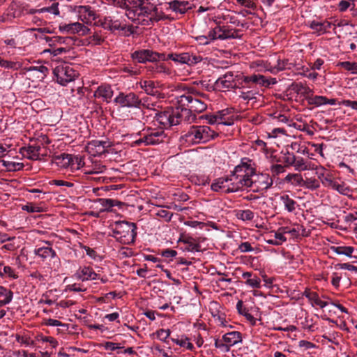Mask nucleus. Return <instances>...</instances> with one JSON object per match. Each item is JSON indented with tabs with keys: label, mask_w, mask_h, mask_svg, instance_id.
Listing matches in <instances>:
<instances>
[{
	"label": "nucleus",
	"mask_w": 357,
	"mask_h": 357,
	"mask_svg": "<svg viewBox=\"0 0 357 357\" xmlns=\"http://www.w3.org/2000/svg\"><path fill=\"white\" fill-rule=\"evenodd\" d=\"M208 96L198 91L195 88H188L184 93L176 97V105L182 111L184 121L188 123L194 122L196 119L195 113H202L207 108L206 100Z\"/></svg>",
	"instance_id": "obj_1"
},
{
	"label": "nucleus",
	"mask_w": 357,
	"mask_h": 357,
	"mask_svg": "<svg viewBox=\"0 0 357 357\" xmlns=\"http://www.w3.org/2000/svg\"><path fill=\"white\" fill-rule=\"evenodd\" d=\"M275 82H271L267 79L264 75L259 74H254L250 76H243L241 82L239 83L241 86L238 88L242 91L239 94V97L244 100H252L256 99V95L258 93L255 88L257 86H268Z\"/></svg>",
	"instance_id": "obj_2"
},
{
	"label": "nucleus",
	"mask_w": 357,
	"mask_h": 357,
	"mask_svg": "<svg viewBox=\"0 0 357 357\" xmlns=\"http://www.w3.org/2000/svg\"><path fill=\"white\" fill-rule=\"evenodd\" d=\"M137 226L135 223L126 221L116 222L112 229V236L124 245H130L135 242L137 235Z\"/></svg>",
	"instance_id": "obj_3"
},
{
	"label": "nucleus",
	"mask_w": 357,
	"mask_h": 357,
	"mask_svg": "<svg viewBox=\"0 0 357 357\" xmlns=\"http://www.w3.org/2000/svg\"><path fill=\"white\" fill-rule=\"evenodd\" d=\"M241 34L239 30L230 29L228 26L216 24L208 33L207 36H200L199 38L203 44H208L210 41L220 39L226 40L229 38H241Z\"/></svg>",
	"instance_id": "obj_4"
},
{
	"label": "nucleus",
	"mask_w": 357,
	"mask_h": 357,
	"mask_svg": "<svg viewBox=\"0 0 357 357\" xmlns=\"http://www.w3.org/2000/svg\"><path fill=\"white\" fill-rule=\"evenodd\" d=\"M181 112L182 111L180 110V107L177 105L175 107L168 108L163 112L155 113L154 119L163 128H169L184 121Z\"/></svg>",
	"instance_id": "obj_5"
},
{
	"label": "nucleus",
	"mask_w": 357,
	"mask_h": 357,
	"mask_svg": "<svg viewBox=\"0 0 357 357\" xmlns=\"http://www.w3.org/2000/svg\"><path fill=\"white\" fill-rule=\"evenodd\" d=\"M215 135V131L207 126H192L184 135L183 138L187 142L199 144L208 142L214 138Z\"/></svg>",
	"instance_id": "obj_6"
},
{
	"label": "nucleus",
	"mask_w": 357,
	"mask_h": 357,
	"mask_svg": "<svg viewBox=\"0 0 357 357\" xmlns=\"http://www.w3.org/2000/svg\"><path fill=\"white\" fill-rule=\"evenodd\" d=\"M114 102L120 105L121 107L128 108H141L146 107L151 108L149 104H146L139 98L138 95L133 92L128 93L120 92L119 95L114 98Z\"/></svg>",
	"instance_id": "obj_7"
},
{
	"label": "nucleus",
	"mask_w": 357,
	"mask_h": 357,
	"mask_svg": "<svg viewBox=\"0 0 357 357\" xmlns=\"http://www.w3.org/2000/svg\"><path fill=\"white\" fill-rule=\"evenodd\" d=\"M54 75L61 85L65 86L77 76V72L68 63L62 62L53 69Z\"/></svg>",
	"instance_id": "obj_8"
},
{
	"label": "nucleus",
	"mask_w": 357,
	"mask_h": 357,
	"mask_svg": "<svg viewBox=\"0 0 357 357\" xmlns=\"http://www.w3.org/2000/svg\"><path fill=\"white\" fill-rule=\"evenodd\" d=\"M131 58L142 63L147 61H166V55L165 54L145 49L135 51L131 54Z\"/></svg>",
	"instance_id": "obj_9"
},
{
	"label": "nucleus",
	"mask_w": 357,
	"mask_h": 357,
	"mask_svg": "<svg viewBox=\"0 0 357 357\" xmlns=\"http://www.w3.org/2000/svg\"><path fill=\"white\" fill-rule=\"evenodd\" d=\"M273 183L272 177L266 173H255L251 188L254 192L266 191L269 189Z\"/></svg>",
	"instance_id": "obj_10"
},
{
	"label": "nucleus",
	"mask_w": 357,
	"mask_h": 357,
	"mask_svg": "<svg viewBox=\"0 0 357 357\" xmlns=\"http://www.w3.org/2000/svg\"><path fill=\"white\" fill-rule=\"evenodd\" d=\"M168 59L191 66L200 62L202 60V57L199 54H190V52L172 53L166 56V60Z\"/></svg>",
	"instance_id": "obj_11"
},
{
	"label": "nucleus",
	"mask_w": 357,
	"mask_h": 357,
	"mask_svg": "<svg viewBox=\"0 0 357 357\" xmlns=\"http://www.w3.org/2000/svg\"><path fill=\"white\" fill-rule=\"evenodd\" d=\"M104 29L123 36H129L137 33V26L128 25L127 24H101Z\"/></svg>",
	"instance_id": "obj_12"
},
{
	"label": "nucleus",
	"mask_w": 357,
	"mask_h": 357,
	"mask_svg": "<svg viewBox=\"0 0 357 357\" xmlns=\"http://www.w3.org/2000/svg\"><path fill=\"white\" fill-rule=\"evenodd\" d=\"M89 31V28L84 24H65L63 26H59V31L68 35L77 34L82 36L88 34Z\"/></svg>",
	"instance_id": "obj_13"
},
{
	"label": "nucleus",
	"mask_w": 357,
	"mask_h": 357,
	"mask_svg": "<svg viewBox=\"0 0 357 357\" xmlns=\"http://www.w3.org/2000/svg\"><path fill=\"white\" fill-rule=\"evenodd\" d=\"M111 146V143L107 140H92L86 146L87 151L93 155H102L107 151V149Z\"/></svg>",
	"instance_id": "obj_14"
},
{
	"label": "nucleus",
	"mask_w": 357,
	"mask_h": 357,
	"mask_svg": "<svg viewBox=\"0 0 357 357\" xmlns=\"http://www.w3.org/2000/svg\"><path fill=\"white\" fill-rule=\"evenodd\" d=\"M168 8L167 10H171L174 12L176 14L183 15L187 13L188 10H190L195 8V6L188 1H179V0H174L168 3Z\"/></svg>",
	"instance_id": "obj_15"
},
{
	"label": "nucleus",
	"mask_w": 357,
	"mask_h": 357,
	"mask_svg": "<svg viewBox=\"0 0 357 357\" xmlns=\"http://www.w3.org/2000/svg\"><path fill=\"white\" fill-rule=\"evenodd\" d=\"M79 19L82 22H91L95 21L99 15L91 6H79L77 9Z\"/></svg>",
	"instance_id": "obj_16"
},
{
	"label": "nucleus",
	"mask_w": 357,
	"mask_h": 357,
	"mask_svg": "<svg viewBox=\"0 0 357 357\" xmlns=\"http://www.w3.org/2000/svg\"><path fill=\"white\" fill-rule=\"evenodd\" d=\"M31 31L33 32V36L36 39H44L46 41H56L59 43H63V38L61 36H53L49 37L46 36L45 33H52L53 31L50 28H38V29H31Z\"/></svg>",
	"instance_id": "obj_17"
},
{
	"label": "nucleus",
	"mask_w": 357,
	"mask_h": 357,
	"mask_svg": "<svg viewBox=\"0 0 357 357\" xmlns=\"http://www.w3.org/2000/svg\"><path fill=\"white\" fill-rule=\"evenodd\" d=\"M146 133L149 137L150 145H155L162 143L167 137L162 129H156L149 127L146 128Z\"/></svg>",
	"instance_id": "obj_18"
},
{
	"label": "nucleus",
	"mask_w": 357,
	"mask_h": 357,
	"mask_svg": "<svg viewBox=\"0 0 357 357\" xmlns=\"http://www.w3.org/2000/svg\"><path fill=\"white\" fill-rule=\"evenodd\" d=\"M146 133L149 137L150 145H155L162 143L167 137L162 129H156L149 127L146 128Z\"/></svg>",
	"instance_id": "obj_19"
},
{
	"label": "nucleus",
	"mask_w": 357,
	"mask_h": 357,
	"mask_svg": "<svg viewBox=\"0 0 357 357\" xmlns=\"http://www.w3.org/2000/svg\"><path fill=\"white\" fill-rule=\"evenodd\" d=\"M74 159L78 160L77 158H73L72 155L68 153H61L60 155H54L52 162L58 167L61 168L73 167Z\"/></svg>",
	"instance_id": "obj_20"
},
{
	"label": "nucleus",
	"mask_w": 357,
	"mask_h": 357,
	"mask_svg": "<svg viewBox=\"0 0 357 357\" xmlns=\"http://www.w3.org/2000/svg\"><path fill=\"white\" fill-rule=\"evenodd\" d=\"M233 172H231V174L226 176L227 183L228 184V188L225 190V192H235L239 190H242L244 188L243 183L241 184V179L238 178Z\"/></svg>",
	"instance_id": "obj_21"
},
{
	"label": "nucleus",
	"mask_w": 357,
	"mask_h": 357,
	"mask_svg": "<svg viewBox=\"0 0 357 357\" xmlns=\"http://www.w3.org/2000/svg\"><path fill=\"white\" fill-rule=\"evenodd\" d=\"M146 69L147 73L153 77L162 73L168 75L170 73L169 69L167 68L165 64L158 61L151 62L149 65L146 66Z\"/></svg>",
	"instance_id": "obj_22"
},
{
	"label": "nucleus",
	"mask_w": 357,
	"mask_h": 357,
	"mask_svg": "<svg viewBox=\"0 0 357 357\" xmlns=\"http://www.w3.org/2000/svg\"><path fill=\"white\" fill-rule=\"evenodd\" d=\"M94 97L100 98L102 101L109 102L113 96V90L109 85L102 84L95 91Z\"/></svg>",
	"instance_id": "obj_23"
},
{
	"label": "nucleus",
	"mask_w": 357,
	"mask_h": 357,
	"mask_svg": "<svg viewBox=\"0 0 357 357\" xmlns=\"http://www.w3.org/2000/svg\"><path fill=\"white\" fill-rule=\"evenodd\" d=\"M216 85L223 89L238 87L234 81V76L233 73L228 72L223 76L219 77L216 82Z\"/></svg>",
	"instance_id": "obj_24"
},
{
	"label": "nucleus",
	"mask_w": 357,
	"mask_h": 357,
	"mask_svg": "<svg viewBox=\"0 0 357 357\" xmlns=\"http://www.w3.org/2000/svg\"><path fill=\"white\" fill-rule=\"evenodd\" d=\"M76 275L82 281L94 280L98 278V275L89 266L80 268L76 273Z\"/></svg>",
	"instance_id": "obj_25"
},
{
	"label": "nucleus",
	"mask_w": 357,
	"mask_h": 357,
	"mask_svg": "<svg viewBox=\"0 0 357 357\" xmlns=\"http://www.w3.org/2000/svg\"><path fill=\"white\" fill-rule=\"evenodd\" d=\"M40 149V146L36 144L23 147L21 149L20 152L24 157L32 160H37L39 159Z\"/></svg>",
	"instance_id": "obj_26"
},
{
	"label": "nucleus",
	"mask_w": 357,
	"mask_h": 357,
	"mask_svg": "<svg viewBox=\"0 0 357 357\" xmlns=\"http://www.w3.org/2000/svg\"><path fill=\"white\" fill-rule=\"evenodd\" d=\"M327 188H331L333 190H337L339 193L343 195H348L351 191V188L347 185L344 182L341 181L335 176L332 179L331 183L328 185Z\"/></svg>",
	"instance_id": "obj_27"
},
{
	"label": "nucleus",
	"mask_w": 357,
	"mask_h": 357,
	"mask_svg": "<svg viewBox=\"0 0 357 357\" xmlns=\"http://www.w3.org/2000/svg\"><path fill=\"white\" fill-rule=\"evenodd\" d=\"M316 174L325 187H327L331 183V181L334 177L328 170L323 167L316 168Z\"/></svg>",
	"instance_id": "obj_28"
},
{
	"label": "nucleus",
	"mask_w": 357,
	"mask_h": 357,
	"mask_svg": "<svg viewBox=\"0 0 357 357\" xmlns=\"http://www.w3.org/2000/svg\"><path fill=\"white\" fill-rule=\"evenodd\" d=\"M281 203L283 204L284 209L289 213L295 211L298 206L297 202L292 199L289 195H282L280 197Z\"/></svg>",
	"instance_id": "obj_29"
},
{
	"label": "nucleus",
	"mask_w": 357,
	"mask_h": 357,
	"mask_svg": "<svg viewBox=\"0 0 357 357\" xmlns=\"http://www.w3.org/2000/svg\"><path fill=\"white\" fill-rule=\"evenodd\" d=\"M34 254L43 260L53 258L56 256V252L50 246H43L35 249Z\"/></svg>",
	"instance_id": "obj_30"
},
{
	"label": "nucleus",
	"mask_w": 357,
	"mask_h": 357,
	"mask_svg": "<svg viewBox=\"0 0 357 357\" xmlns=\"http://www.w3.org/2000/svg\"><path fill=\"white\" fill-rule=\"evenodd\" d=\"M222 340L226 342L230 347L242 340L241 333L238 331L229 332L225 334L222 337Z\"/></svg>",
	"instance_id": "obj_31"
},
{
	"label": "nucleus",
	"mask_w": 357,
	"mask_h": 357,
	"mask_svg": "<svg viewBox=\"0 0 357 357\" xmlns=\"http://www.w3.org/2000/svg\"><path fill=\"white\" fill-rule=\"evenodd\" d=\"M251 160L247 159V158H243L241 160V162L239 165H236L234 169V171H232L236 175H237V176H238L240 178V175H243L245 174V173H247V171L248 169H252L253 167H252L251 164Z\"/></svg>",
	"instance_id": "obj_32"
},
{
	"label": "nucleus",
	"mask_w": 357,
	"mask_h": 357,
	"mask_svg": "<svg viewBox=\"0 0 357 357\" xmlns=\"http://www.w3.org/2000/svg\"><path fill=\"white\" fill-rule=\"evenodd\" d=\"M284 181L294 186L303 187L305 182L300 174H288Z\"/></svg>",
	"instance_id": "obj_33"
},
{
	"label": "nucleus",
	"mask_w": 357,
	"mask_h": 357,
	"mask_svg": "<svg viewBox=\"0 0 357 357\" xmlns=\"http://www.w3.org/2000/svg\"><path fill=\"white\" fill-rule=\"evenodd\" d=\"M236 309L238 312L240 314L244 316L252 325H255L256 319L250 313H249L248 309L244 306L243 302L241 300L237 302Z\"/></svg>",
	"instance_id": "obj_34"
},
{
	"label": "nucleus",
	"mask_w": 357,
	"mask_h": 357,
	"mask_svg": "<svg viewBox=\"0 0 357 357\" xmlns=\"http://www.w3.org/2000/svg\"><path fill=\"white\" fill-rule=\"evenodd\" d=\"M141 89H144L146 94L155 96L158 90L155 84L152 80H144L139 82Z\"/></svg>",
	"instance_id": "obj_35"
},
{
	"label": "nucleus",
	"mask_w": 357,
	"mask_h": 357,
	"mask_svg": "<svg viewBox=\"0 0 357 357\" xmlns=\"http://www.w3.org/2000/svg\"><path fill=\"white\" fill-rule=\"evenodd\" d=\"M256 169L253 167L252 169H248L247 173L243 175H240L241 184L243 183L244 188H251L252 179L254 178Z\"/></svg>",
	"instance_id": "obj_36"
},
{
	"label": "nucleus",
	"mask_w": 357,
	"mask_h": 357,
	"mask_svg": "<svg viewBox=\"0 0 357 357\" xmlns=\"http://www.w3.org/2000/svg\"><path fill=\"white\" fill-rule=\"evenodd\" d=\"M294 67V63L289 62L288 59H278L277 63L273 66L272 72L276 73L286 69H291Z\"/></svg>",
	"instance_id": "obj_37"
},
{
	"label": "nucleus",
	"mask_w": 357,
	"mask_h": 357,
	"mask_svg": "<svg viewBox=\"0 0 357 357\" xmlns=\"http://www.w3.org/2000/svg\"><path fill=\"white\" fill-rule=\"evenodd\" d=\"M0 296L4 297L3 300H0V307H1L11 302L13 293L11 290L7 289L3 286H0Z\"/></svg>",
	"instance_id": "obj_38"
},
{
	"label": "nucleus",
	"mask_w": 357,
	"mask_h": 357,
	"mask_svg": "<svg viewBox=\"0 0 357 357\" xmlns=\"http://www.w3.org/2000/svg\"><path fill=\"white\" fill-rule=\"evenodd\" d=\"M215 114L217 117H218V123L227 126H230L233 123V119L227 117V116L229 114V109L218 111Z\"/></svg>",
	"instance_id": "obj_39"
},
{
	"label": "nucleus",
	"mask_w": 357,
	"mask_h": 357,
	"mask_svg": "<svg viewBox=\"0 0 357 357\" xmlns=\"http://www.w3.org/2000/svg\"><path fill=\"white\" fill-rule=\"evenodd\" d=\"M313 33L321 35L327 31V29L331 27V24H305Z\"/></svg>",
	"instance_id": "obj_40"
},
{
	"label": "nucleus",
	"mask_w": 357,
	"mask_h": 357,
	"mask_svg": "<svg viewBox=\"0 0 357 357\" xmlns=\"http://www.w3.org/2000/svg\"><path fill=\"white\" fill-rule=\"evenodd\" d=\"M305 99L308 105H313L314 107H319L325 105L326 96H313L312 94L310 96H307Z\"/></svg>",
	"instance_id": "obj_41"
},
{
	"label": "nucleus",
	"mask_w": 357,
	"mask_h": 357,
	"mask_svg": "<svg viewBox=\"0 0 357 357\" xmlns=\"http://www.w3.org/2000/svg\"><path fill=\"white\" fill-rule=\"evenodd\" d=\"M331 250L337 255H342L350 257L354 251V247L351 246H333L331 247Z\"/></svg>",
	"instance_id": "obj_42"
},
{
	"label": "nucleus",
	"mask_w": 357,
	"mask_h": 357,
	"mask_svg": "<svg viewBox=\"0 0 357 357\" xmlns=\"http://www.w3.org/2000/svg\"><path fill=\"white\" fill-rule=\"evenodd\" d=\"M227 188L228 184L227 183V179L225 177L218 178L215 180L211 186V190L215 192H218L221 189H223L225 191Z\"/></svg>",
	"instance_id": "obj_43"
},
{
	"label": "nucleus",
	"mask_w": 357,
	"mask_h": 357,
	"mask_svg": "<svg viewBox=\"0 0 357 357\" xmlns=\"http://www.w3.org/2000/svg\"><path fill=\"white\" fill-rule=\"evenodd\" d=\"M295 170L301 172L310 169L308 163L302 158L295 155V160L292 165Z\"/></svg>",
	"instance_id": "obj_44"
},
{
	"label": "nucleus",
	"mask_w": 357,
	"mask_h": 357,
	"mask_svg": "<svg viewBox=\"0 0 357 357\" xmlns=\"http://www.w3.org/2000/svg\"><path fill=\"white\" fill-rule=\"evenodd\" d=\"M139 135H140V138L135 140L132 142V146H139L142 145L149 146V137L146 133V128L142 130L140 132H139Z\"/></svg>",
	"instance_id": "obj_45"
},
{
	"label": "nucleus",
	"mask_w": 357,
	"mask_h": 357,
	"mask_svg": "<svg viewBox=\"0 0 357 357\" xmlns=\"http://www.w3.org/2000/svg\"><path fill=\"white\" fill-rule=\"evenodd\" d=\"M181 241L188 245V247L186 248L188 251H201L200 244L195 243V240L192 237H186Z\"/></svg>",
	"instance_id": "obj_46"
},
{
	"label": "nucleus",
	"mask_w": 357,
	"mask_h": 357,
	"mask_svg": "<svg viewBox=\"0 0 357 357\" xmlns=\"http://www.w3.org/2000/svg\"><path fill=\"white\" fill-rule=\"evenodd\" d=\"M3 166L9 172H15L22 169L24 165L20 162L1 160Z\"/></svg>",
	"instance_id": "obj_47"
},
{
	"label": "nucleus",
	"mask_w": 357,
	"mask_h": 357,
	"mask_svg": "<svg viewBox=\"0 0 357 357\" xmlns=\"http://www.w3.org/2000/svg\"><path fill=\"white\" fill-rule=\"evenodd\" d=\"M213 319L215 323H217L219 326H223V327H229L232 328L231 325H227V320H226V315L225 313L221 312L216 310V314L213 315Z\"/></svg>",
	"instance_id": "obj_48"
},
{
	"label": "nucleus",
	"mask_w": 357,
	"mask_h": 357,
	"mask_svg": "<svg viewBox=\"0 0 357 357\" xmlns=\"http://www.w3.org/2000/svg\"><path fill=\"white\" fill-rule=\"evenodd\" d=\"M98 202L100 204V205L104 208V210L107 211L109 210L114 206H119L121 204V202L112 199H99Z\"/></svg>",
	"instance_id": "obj_49"
},
{
	"label": "nucleus",
	"mask_w": 357,
	"mask_h": 357,
	"mask_svg": "<svg viewBox=\"0 0 357 357\" xmlns=\"http://www.w3.org/2000/svg\"><path fill=\"white\" fill-rule=\"evenodd\" d=\"M236 217L243 221H250L254 218L255 214L249 209L241 210L237 212Z\"/></svg>",
	"instance_id": "obj_50"
},
{
	"label": "nucleus",
	"mask_w": 357,
	"mask_h": 357,
	"mask_svg": "<svg viewBox=\"0 0 357 357\" xmlns=\"http://www.w3.org/2000/svg\"><path fill=\"white\" fill-rule=\"evenodd\" d=\"M295 155L287 151L284 153L282 158L281 160H277L276 162H282L284 163V167H290L293 165Z\"/></svg>",
	"instance_id": "obj_51"
},
{
	"label": "nucleus",
	"mask_w": 357,
	"mask_h": 357,
	"mask_svg": "<svg viewBox=\"0 0 357 357\" xmlns=\"http://www.w3.org/2000/svg\"><path fill=\"white\" fill-rule=\"evenodd\" d=\"M294 90H295L297 93L306 97L310 96L312 93V91L308 86H305L301 83L296 84L294 87Z\"/></svg>",
	"instance_id": "obj_52"
},
{
	"label": "nucleus",
	"mask_w": 357,
	"mask_h": 357,
	"mask_svg": "<svg viewBox=\"0 0 357 357\" xmlns=\"http://www.w3.org/2000/svg\"><path fill=\"white\" fill-rule=\"evenodd\" d=\"M245 284L253 289H258L261 287V280L260 278L254 275L252 278L245 281Z\"/></svg>",
	"instance_id": "obj_53"
},
{
	"label": "nucleus",
	"mask_w": 357,
	"mask_h": 357,
	"mask_svg": "<svg viewBox=\"0 0 357 357\" xmlns=\"http://www.w3.org/2000/svg\"><path fill=\"white\" fill-rule=\"evenodd\" d=\"M308 300L311 301L312 304L318 305L321 308H324L328 305L327 302L322 301L319 298L318 294L315 291H313L312 294H311L310 298Z\"/></svg>",
	"instance_id": "obj_54"
},
{
	"label": "nucleus",
	"mask_w": 357,
	"mask_h": 357,
	"mask_svg": "<svg viewBox=\"0 0 357 357\" xmlns=\"http://www.w3.org/2000/svg\"><path fill=\"white\" fill-rule=\"evenodd\" d=\"M44 324L45 326H61L63 328L62 330H63V331H68V324H63L59 320L53 319H48L45 320L44 322Z\"/></svg>",
	"instance_id": "obj_55"
},
{
	"label": "nucleus",
	"mask_w": 357,
	"mask_h": 357,
	"mask_svg": "<svg viewBox=\"0 0 357 357\" xmlns=\"http://www.w3.org/2000/svg\"><path fill=\"white\" fill-rule=\"evenodd\" d=\"M24 211H26L29 213H40L43 212L44 209L41 206H38L32 203H29L26 205H24L22 208Z\"/></svg>",
	"instance_id": "obj_56"
},
{
	"label": "nucleus",
	"mask_w": 357,
	"mask_h": 357,
	"mask_svg": "<svg viewBox=\"0 0 357 357\" xmlns=\"http://www.w3.org/2000/svg\"><path fill=\"white\" fill-rule=\"evenodd\" d=\"M172 340L176 344L183 347H186L189 350H192L194 348L193 344L189 342L190 340L188 337H185L184 340L172 339Z\"/></svg>",
	"instance_id": "obj_57"
},
{
	"label": "nucleus",
	"mask_w": 357,
	"mask_h": 357,
	"mask_svg": "<svg viewBox=\"0 0 357 357\" xmlns=\"http://www.w3.org/2000/svg\"><path fill=\"white\" fill-rule=\"evenodd\" d=\"M305 184L303 187L311 190H315L319 188L320 184L318 180L315 178H307L304 180Z\"/></svg>",
	"instance_id": "obj_58"
},
{
	"label": "nucleus",
	"mask_w": 357,
	"mask_h": 357,
	"mask_svg": "<svg viewBox=\"0 0 357 357\" xmlns=\"http://www.w3.org/2000/svg\"><path fill=\"white\" fill-rule=\"evenodd\" d=\"M170 333L171 332L169 329H160L155 333L157 337L162 342H166L167 339L169 337Z\"/></svg>",
	"instance_id": "obj_59"
},
{
	"label": "nucleus",
	"mask_w": 357,
	"mask_h": 357,
	"mask_svg": "<svg viewBox=\"0 0 357 357\" xmlns=\"http://www.w3.org/2000/svg\"><path fill=\"white\" fill-rule=\"evenodd\" d=\"M1 275L0 277L3 278L5 275H7L8 277L17 279L18 275L15 273L14 270L9 266H6L3 267V271H1Z\"/></svg>",
	"instance_id": "obj_60"
},
{
	"label": "nucleus",
	"mask_w": 357,
	"mask_h": 357,
	"mask_svg": "<svg viewBox=\"0 0 357 357\" xmlns=\"http://www.w3.org/2000/svg\"><path fill=\"white\" fill-rule=\"evenodd\" d=\"M158 217L163 218L165 221L169 222L171 220L173 214L167 210L161 208L156 213Z\"/></svg>",
	"instance_id": "obj_61"
},
{
	"label": "nucleus",
	"mask_w": 357,
	"mask_h": 357,
	"mask_svg": "<svg viewBox=\"0 0 357 357\" xmlns=\"http://www.w3.org/2000/svg\"><path fill=\"white\" fill-rule=\"evenodd\" d=\"M270 170H271L273 176H275L279 175L281 173L284 172L285 167L282 165H279V164L273 165L271 166Z\"/></svg>",
	"instance_id": "obj_62"
},
{
	"label": "nucleus",
	"mask_w": 357,
	"mask_h": 357,
	"mask_svg": "<svg viewBox=\"0 0 357 357\" xmlns=\"http://www.w3.org/2000/svg\"><path fill=\"white\" fill-rule=\"evenodd\" d=\"M59 3H54L51 6L43 8L40 10H38V12H50L52 13L54 15H57L59 14V10L58 8Z\"/></svg>",
	"instance_id": "obj_63"
},
{
	"label": "nucleus",
	"mask_w": 357,
	"mask_h": 357,
	"mask_svg": "<svg viewBox=\"0 0 357 357\" xmlns=\"http://www.w3.org/2000/svg\"><path fill=\"white\" fill-rule=\"evenodd\" d=\"M215 347L217 349H220L221 351L225 352L229 351L230 349L228 344L226 342H225L224 340L222 341L218 339L215 340Z\"/></svg>",
	"instance_id": "obj_64"
}]
</instances>
